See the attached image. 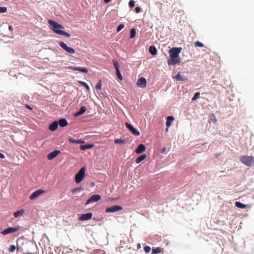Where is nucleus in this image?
I'll list each match as a JSON object with an SVG mask.
<instances>
[{
	"instance_id": "31",
	"label": "nucleus",
	"mask_w": 254,
	"mask_h": 254,
	"mask_svg": "<svg viewBox=\"0 0 254 254\" xmlns=\"http://www.w3.org/2000/svg\"><path fill=\"white\" fill-rule=\"evenodd\" d=\"M79 83L83 86L85 87L87 90H89V86L84 81H79Z\"/></svg>"
},
{
	"instance_id": "48",
	"label": "nucleus",
	"mask_w": 254,
	"mask_h": 254,
	"mask_svg": "<svg viewBox=\"0 0 254 254\" xmlns=\"http://www.w3.org/2000/svg\"><path fill=\"white\" fill-rule=\"evenodd\" d=\"M111 0H104V2L106 3L109 2Z\"/></svg>"
},
{
	"instance_id": "15",
	"label": "nucleus",
	"mask_w": 254,
	"mask_h": 254,
	"mask_svg": "<svg viewBox=\"0 0 254 254\" xmlns=\"http://www.w3.org/2000/svg\"><path fill=\"white\" fill-rule=\"evenodd\" d=\"M68 68L70 69L73 70L79 71L84 72V73H87L88 71V69L86 68H84V67H75V66H70L68 67Z\"/></svg>"
},
{
	"instance_id": "44",
	"label": "nucleus",
	"mask_w": 254,
	"mask_h": 254,
	"mask_svg": "<svg viewBox=\"0 0 254 254\" xmlns=\"http://www.w3.org/2000/svg\"><path fill=\"white\" fill-rule=\"evenodd\" d=\"M135 11L136 13H139L141 11V8L140 7H136L135 8Z\"/></svg>"
},
{
	"instance_id": "2",
	"label": "nucleus",
	"mask_w": 254,
	"mask_h": 254,
	"mask_svg": "<svg viewBox=\"0 0 254 254\" xmlns=\"http://www.w3.org/2000/svg\"><path fill=\"white\" fill-rule=\"evenodd\" d=\"M240 161L247 166H254V157L253 156H242L240 158Z\"/></svg>"
},
{
	"instance_id": "17",
	"label": "nucleus",
	"mask_w": 254,
	"mask_h": 254,
	"mask_svg": "<svg viewBox=\"0 0 254 254\" xmlns=\"http://www.w3.org/2000/svg\"><path fill=\"white\" fill-rule=\"evenodd\" d=\"M25 212V210L22 209L19 211H16L13 213V216L15 218H18L23 216Z\"/></svg>"
},
{
	"instance_id": "38",
	"label": "nucleus",
	"mask_w": 254,
	"mask_h": 254,
	"mask_svg": "<svg viewBox=\"0 0 254 254\" xmlns=\"http://www.w3.org/2000/svg\"><path fill=\"white\" fill-rule=\"evenodd\" d=\"M125 25L124 24H120L117 27V31L118 32L124 28Z\"/></svg>"
},
{
	"instance_id": "21",
	"label": "nucleus",
	"mask_w": 254,
	"mask_h": 254,
	"mask_svg": "<svg viewBox=\"0 0 254 254\" xmlns=\"http://www.w3.org/2000/svg\"><path fill=\"white\" fill-rule=\"evenodd\" d=\"M94 145L92 144H87L85 145H82L80 146V149L81 150H85L86 149H89L93 147Z\"/></svg>"
},
{
	"instance_id": "20",
	"label": "nucleus",
	"mask_w": 254,
	"mask_h": 254,
	"mask_svg": "<svg viewBox=\"0 0 254 254\" xmlns=\"http://www.w3.org/2000/svg\"><path fill=\"white\" fill-rule=\"evenodd\" d=\"M58 123V125H59V126L61 127H66L68 125V123L65 119H61L59 120Z\"/></svg>"
},
{
	"instance_id": "46",
	"label": "nucleus",
	"mask_w": 254,
	"mask_h": 254,
	"mask_svg": "<svg viewBox=\"0 0 254 254\" xmlns=\"http://www.w3.org/2000/svg\"><path fill=\"white\" fill-rule=\"evenodd\" d=\"M25 107H26V108H27V109H28L29 110H32L31 107L30 106H29L28 105H26Z\"/></svg>"
},
{
	"instance_id": "29",
	"label": "nucleus",
	"mask_w": 254,
	"mask_h": 254,
	"mask_svg": "<svg viewBox=\"0 0 254 254\" xmlns=\"http://www.w3.org/2000/svg\"><path fill=\"white\" fill-rule=\"evenodd\" d=\"M136 34V30L135 28H131L130 31V38H133L135 37Z\"/></svg>"
},
{
	"instance_id": "19",
	"label": "nucleus",
	"mask_w": 254,
	"mask_h": 254,
	"mask_svg": "<svg viewBox=\"0 0 254 254\" xmlns=\"http://www.w3.org/2000/svg\"><path fill=\"white\" fill-rule=\"evenodd\" d=\"M58 127V123L57 121H55L52 123L49 127V128L51 131H54L57 129Z\"/></svg>"
},
{
	"instance_id": "5",
	"label": "nucleus",
	"mask_w": 254,
	"mask_h": 254,
	"mask_svg": "<svg viewBox=\"0 0 254 254\" xmlns=\"http://www.w3.org/2000/svg\"><path fill=\"white\" fill-rule=\"evenodd\" d=\"M20 230V227L17 226L15 227H8L5 229H4L3 231L1 232V233L3 235H6L10 233H14L15 232L18 231Z\"/></svg>"
},
{
	"instance_id": "3",
	"label": "nucleus",
	"mask_w": 254,
	"mask_h": 254,
	"mask_svg": "<svg viewBox=\"0 0 254 254\" xmlns=\"http://www.w3.org/2000/svg\"><path fill=\"white\" fill-rule=\"evenodd\" d=\"M85 168L84 167L81 168L79 171L75 175V181L76 183H80L85 177Z\"/></svg>"
},
{
	"instance_id": "23",
	"label": "nucleus",
	"mask_w": 254,
	"mask_h": 254,
	"mask_svg": "<svg viewBox=\"0 0 254 254\" xmlns=\"http://www.w3.org/2000/svg\"><path fill=\"white\" fill-rule=\"evenodd\" d=\"M147 157V156L146 154H143L141 155L140 156L137 157L135 160V162L137 164L140 163L141 162L145 160Z\"/></svg>"
},
{
	"instance_id": "13",
	"label": "nucleus",
	"mask_w": 254,
	"mask_h": 254,
	"mask_svg": "<svg viewBox=\"0 0 254 254\" xmlns=\"http://www.w3.org/2000/svg\"><path fill=\"white\" fill-rule=\"evenodd\" d=\"M181 60L179 58L170 57V59L168 60V64L169 65H175L177 64H180Z\"/></svg>"
},
{
	"instance_id": "10",
	"label": "nucleus",
	"mask_w": 254,
	"mask_h": 254,
	"mask_svg": "<svg viewBox=\"0 0 254 254\" xmlns=\"http://www.w3.org/2000/svg\"><path fill=\"white\" fill-rule=\"evenodd\" d=\"M125 126L126 127L127 129H128L133 135L135 136H138L140 134L139 131H138L134 127H133L130 124H128V123H126Z\"/></svg>"
},
{
	"instance_id": "28",
	"label": "nucleus",
	"mask_w": 254,
	"mask_h": 254,
	"mask_svg": "<svg viewBox=\"0 0 254 254\" xmlns=\"http://www.w3.org/2000/svg\"><path fill=\"white\" fill-rule=\"evenodd\" d=\"M162 251V249L160 247H157L156 248H153L152 251V254H157L160 253Z\"/></svg>"
},
{
	"instance_id": "34",
	"label": "nucleus",
	"mask_w": 254,
	"mask_h": 254,
	"mask_svg": "<svg viewBox=\"0 0 254 254\" xmlns=\"http://www.w3.org/2000/svg\"><path fill=\"white\" fill-rule=\"evenodd\" d=\"M210 120L214 123H216L217 121L216 117L213 114L211 115Z\"/></svg>"
},
{
	"instance_id": "6",
	"label": "nucleus",
	"mask_w": 254,
	"mask_h": 254,
	"mask_svg": "<svg viewBox=\"0 0 254 254\" xmlns=\"http://www.w3.org/2000/svg\"><path fill=\"white\" fill-rule=\"evenodd\" d=\"M45 192V190H38L33 192L30 196L29 199L34 200L39 197Z\"/></svg>"
},
{
	"instance_id": "11",
	"label": "nucleus",
	"mask_w": 254,
	"mask_h": 254,
	"mask_svg": "<svg viewBox=\"0 0 254 254\" xmlns=\"http://www.w3.org/2000/svg\"><path fill=\"white\" fill-rule=\"evenodd\" d=\"M92 217V213L91 212H89L87 213L81 214V216L78 218V219L79 221H84L91 219Z\"/></svg>"
},
{
	"instance_id": "22",
	"label": "nucleus",
	"mask_w": 254,
	"mask_h": 254,
	"mask_svg": "<svg viewBox=\"0 0 254 254\" xmlns=\"http://www.w3.org/2000/svg\"><path fill=\"white\" fill-rule=\"evenodd\" d=\"M174 118L173 116H168L167 118V122L166 125L167 127H169L172 124V122L174 121Z\"/></svg>"
},
{
	"instance_id": "35",
	"label": "nucleus",
	"mask_w": 254,
	"mask_h": 254,
	"mask_svg": "<svg viewBox=\"0 0 254 254\" xmlns=\"http://www.w3.org/2000/svg\"><path fill=\"white\" fill-rule=\"evenodd\" d=\"M102 87V81L100 80L96 85V88L98 90H100Z\"/></svg>"
},
{
	"instance_id": "16",
	"label": "nucleus",
	"mask_w": 254,
	"mask_h": 254,
	"mask_svg": "<svg viewBox=\"0 0 254 254\" xmlns=\"http://www.w3.org/2000/svg\"><path fill=\"white\" fill-rule=\"evenodd\" d=\"M145 150V146L143 144H140L136 149H135V152L137 154H140Z\"/></svg>"
},
{
	"instance_id": "7",
	"label": "nucleus",
	"mask_w": 254,
	"mask_h": 254,
	"mask_svg": "<svg viewBox=\"0 0 254 254\" xmlns=\"http://www.w3.org/2000/svg\"><path fill=\"white\" fill-rule=\"evenodd\" d=\"M59 44L61 48L64 49L67 53L71 54L75 53V50L73 48L68 47L64 42L61 41L59 42Z\"/></svg>"
},
{
	"instance_id": "47",
	"label": "nucleus",
	"mask_w": 254,
	"mask_h": 254,
	"mask_svg": "<svg viewBox=\"0 0 254 254\" xmlns=\"http://www.w3.org/2000/svg\"><path fill=\"white\" fill-rule=\"evenodd\" d=\"M0 158H1V159L4 158V155L3 154L0 153Z\"/></svg>"
},
{
	"instance_id": "40",
	"label": "nucleus",
	"mask_w": 254,
	"mask_h": 254,
	"mask_svg": "<svg viewBox=\"0 0 254 254\" xmlns=\"http://www.w3.org/2000/svg\"><path fill=\"white\" fill-rule=\"evenodd\" d=\"M7 11V8L6 7H0V13H4Z\"/></svg>"
},
{
	"instance_id": "26",
	"label": "nucleus",
	"mask_w": 254,
	"mask_h": 254,
	"mask_svg": "<svg viewBox=\"0 0 254 254\" xmlns=\"http://www.w3.org/2000/svg\"><path fill=\"white\" fill-rule=\"evenodd\" d=\"M175 78L178 81H184L187 80L180 73H178L175 77Z\"/></svg>"
},
{
	"instance_id": "27",
	"label": "nucleus",
	"mask_w": 254,
	"mask_h": 254,
	"mask_svg": "<svg viewBox=\"0 0 254 254\" xmlns=\"http://www.w3.org/2000/svg\"><path fill=\"white\" fill-rule=\"evenodd\" d=\"M69 141L71 143L81 144L84 142V141L82 139L76 140L72 138H69Z\"/></svg>"
},
{
	"instance_id": "41",
	"label": "nucleus",
	"mask_w": 254,
	"mask_h": 254,
	"mask_svg": "<svg viewBox=\"0 0 254 254\" xmlns=\"http://www.w3.org/2000/svg\"><path fill=\"white\" fill-rule=\"evenodd\" d=\"M81 188H76L72 190V192L73 193H75L76 192H79L81 190Z\"/></svg>"
},
{
	"instance_id": "25",
	"label": "nucleus",
	"mask_w": 254,
	"mask_h": 254,
	"mask_svg": "<svg viewBox=\"0 0 254 254\" xmlns=\"http://www.w3.org/2000/svg\"><path fill=\"white\" fill-rule=\"evenodd\" d=\"M149 51L152 55H156L157 52L156 48L153 46H151L149 47Z\"/></svg>"
},
{
	"instance_id": "32",
	"label": "nucleus",
	"mask_w": 254,
	"mask_h": 254,
	"mask_svg": "<svg viewBox=\"0 0 254 254\" xmlns=\"http://www.w3.org/2000/svg\"><path fill=\"white\" fill-rule=\"evenodd\" d=\"M194 45L196 47H204V45L202 43H201V42H200L199 41L195 42L194 43Z\"/></svg>"
},
{
	"instance_id": "49",
	"label": "nucleus",
	"mask_w": 254,
	"mask_h": 254,
	"mask_svg": "<svg viewBox=\"0 0 254 254\" xmlns=\"http://www.w3.org/2000/svg\"><path fill=\"white\" fill-rule=\"evenodd\" d=\"M137 247H138V249H139V248H140V244H138Z\"/></svg>"
},
{
	"instance_id": "39",
	"label": "nucleus",
	"mask_w": 254,
	"mask_h": 254,
	"mask_svg": "<svg viewBox=\"0 0 254 254\" xmlns=\"http://www.w3.org/2000/svg\"><path fill=\"white\" fill-rule=\"evenodd\" d=\"M16 249V247L14 245H11L9 249V252H13Z\"/></svg>"
},
{
	"instance_id": "36",
	"label": "nucleus",
	"mask_w": 254,
	"mask_h": 254,
	"mask_svg": "<svg viewBox=\"0 0 254 254\" xmlns=\"http://www.w3.org/2000/svg\"><path fill=\"white\" fill-rule=\"evenodd\" d=\"M199 95H200L199 92H196L195 93L194 95L193 96V97H192V100L194 101V100H196L197 99H198L199 97Z\"/></svg>"
},
{
	"instance_id": "9",
	"label": "nucleus",
	"mask_w": 254,
	"mask_h": 254,
	"mask_svg": "<svg viewBox=\"0 0 254 254\" xmlns=\"http://www.w3.org/2000/svg\"><path fill=\"white\" fill-rule=\"evenodd\" d=\"M123 207L120 205H114L110 207L106 208L105 212L106 213H113L123 210Z\"/></svg>"
},
{
	"instance_id": "33",
	"label": "nucleus",
	"mask_w": 254,
	"mask_h": 254,
	"mask_svg": "<svg viewBox=\"0 0 254 254\" xmlns=\"http://www.w3.org/2000/svg\"><path fill=\"white\" fill-rule=\"evenodd\" d=\"M116 74H117V77H118V78L120 80H123V78L122 75L119 69L116 70Z\"/></svg>"
},
{
	"instance_id": "12",
	"label": "nucleus",
	"mask_w": 254,
	"mask_h": 254,
	"mask_svg": "<svg viewBox=\"0 0 254 254\" xmlns=\"http://www.w3.org/2000/svg\"><path fill=\"white\" fill-rule=\"evenodd\" d=\"M136 84L137 86L144 88L146 86V80L144 77H141L137 80Z\"/></svg>"
},
{
	"instance_id": "1",
	"label": "nucleus",
	"mask_w": 254,
	"mask_h": 254,
	"mask_svg": "<svg viewBox=\"0 0 254 254\" xmlns=\"http://www.w3.org/2000/svg\"><path fill=\"white\" fill-rule=\"evenodd\" d=\"M48 22L51 26L52 27V30L57 34L64 35L66 37H69L70 34L62 30L64 27L58 23L52 20H49Z\"/></svg>"
},
{
	"instance_id": "8",
	"label": "nucleus",
	"mask_w": 254,
	"mask_h": 254,
	"mask_svg": "<svg viewBox=\"0 0 254 254\" xmlns=\"http://www.w3.org/2000/svg\"><path fill=\"white\" fill-rule=\"evenodd\" d=\"M101 196L99 194H94L91 196L87 200L85 204L88 205L90 203L97 202L101 199Z\"/></svg>"
},
{
	"instance_id": "14",
	"label": "nucleus",
	"mask_w": 254,
	"mask_h": 254,
	"mask_svg": "<svg viewBox=\"0 0 254 254\" xmlns=\"http://www.w3.org/2000/svg\"><path fill=\"white\" fill-rule=\"evenodd\" d=\"M61 151L59 150H54L48 154L47 158L48 160H51L61 154Z\"/></svg>"
},
{
	"instance_id": "24",
	"label": "nucleus",
	"mask_w": 254,
	"mask_h": 254,
	"mask_svg": "<svg viewBox=\"0 0 254 254\" xmlns=\"http://www.w3.org/2000/svg\"><path fill=\"white\" fill-rule=\"evenodd\" d=\"M235 206L240 208H246L248 207V205L246 204H244L239 201H236L235 203Z\"/></svg>"
},
{
	"instance_id": "43",
	"label": "nucleus",
	"mask_w": 254,
	"mask_h": 254,
	"mask_svg": "<svg viewBox=\"0 0 254 254\" xmlns=\"http://www.w3.org/2000/svg\"><path fill=\"white\" fill-rule=\"evenodd\" d=\"M114 65L116 68V70L119 69V64L118 62H114Z\"/></svg>"
},
{
	"instance_id": "4",
	"label": "nucleus",
	"mask_w": 254,
	"mask_h": 254,
	"mask_svg": "<svg viewBox=\"0 0 254 254\" xmlns=\"http://www.w3.org/2000/svg\"><path fill=\"white\" fill-rule=\"evenodd\" d=\"M182 51V48L174 47L171 48L169 51L170 57L178 58L179 54Z\"/></svg>"
},
{
	"instance_id": "42",
	"label": "nucleus",
	"mask_w": 254,
	"mask_h": 254,
	"mask_svg": "<svg viewBox=\"0 0 254 254\" xmlns=\"http://www.w3.org/2000/svg\"><path fill=\"white\" fill-rule=\"evenodd\" d=\"M150 247L149 246H145L144 247V250L146 253H148L150 251Z\"/></svg>"
},
{
	"instance_id": "18",
	"label": "nucleus",
	"mask_w": 254,
	"mask_h": 254,
	"mask_svg": "<svg viewBox=\"0 0 254 254\" xmlns=\"http://www.w3.org/2000/svg\"><path fill=\"white\" fill-rule=\"evenodd\" d=\"M86 111L85 106H82L79 109V111L74 114V117H78L84 114Z\"/></svg>"
},
{
	"instance_id": "30",
	"label": "nucleus",
	"mask_w": 254,
	"mask_h": 254,
	"mask_svg": "<svg viewBox=\"0 0 254 254\" xmlns=\"http://www.w3.org/2000/svg\"><path fill=\"white\" fill-rule=\"evenodd\" d=\"M115 143L118 144H125L126 143V141L121 138H117L115 139Z\"/></svg>"
},
{
	"instance_id": "37",
	"label": "nucleus",
	"mask_w": 254,
	"mask_h": 254,
	"mask_svg": "<svg viewBox=\"0 0 254 254\" xmlns=\"http://www.w3.org/2000/svg\"><path fill=\"white\" fill-rule=\"evenodd\" d=\"M128 5L130 7H133L135 6V1L133 0H130L129 1Z\"/></svg>"
},
{
	"instance_id": "45",
	"label": "nucleus",
	"mask_w": 254,
	"mask_h": 254,
	"mask_svg": "<svg viewBox=\"0 0 254 254\" xmlns=\"http://www.w3.org/2000/svg\"><path fill=\"white\" fill-rule=\"evenodd\" d=\"M8 29L11 31H13V27H12V26L11 25H9L8 26Z\"/></svg>"
}]
</instances>
